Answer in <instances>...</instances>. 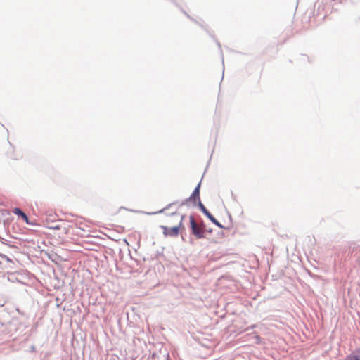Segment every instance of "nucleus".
<instances>
[{
  "instance_id": "obj_7",
  "label": "nucleus",
  "mask_w": 360,
  "mask_h": 360,
  "mask_svg": "<svg viewBox=\"0 0 360 360\" xmlns=\"http://www.w3.org/2000/svg\"><path fill=\"white\" fill-rule=\"evenodd\" d=\"M200 209L202 211V212L207 216L208 217L210 214V212L205 208V207L200 202Z\"/></svg>"
},
{
  "instance_id": "obj_1",
  "label": "nucleus",
  "mask_w": 360,
  "mask_h": 360,
  "mask_svg": "<svg viewBox=\"0 0 360 360\" xmlns=\"http://www.w3.org/2000/svg\"><path fill=\"white\" fill-rule=\"evenodd\" d=\"M183 218L184 217L176 212L170 214L164 213L160 219L162 223L160 227L163 230V233L165 236H178L179 230L184 229L182 226Z\"/></svg>"
},
{
  "instance_id": "obj_4",
  "label": "nucleus",
  "mask_w": 360,
  "mask_h": 360,
  "mask_svg": "<svg viewBox=\"0 0 360 360\" xmlns=\"http://www.w3.org/2000/svg\"><path fill=\"white\" fill-rule=\"evenodd\" d=\"M191 198H193V200H200V184H198V186L193 191Z\"/></svg>"
},
{
  "instance_id": "obj_3",
  "label": "nucleus",
  "mask_w": 360,
  "mask_h": 360,
  "mask_svg": "<svg viewBox=\"0 0 360 360\" xmlns=\"http://www.w3.org/2000/svg\"><path fill=\"white\" fill-rule=\"evenodd\" d=\"M13 212L18 216H20L26 224H30L29 219L27 216L24 213L20 208L15 207L13 210Z\"/></svg>"
},
{
  "instance_id": "obj_2",
  "label": "nucleus",
  "mask_w": 360,
  "mask_h": 360,
  "mask_svg": "<svg viewBox=\"0 0 360 360\" xmlns=\"http://www.w3.org/2000/svg\"><path fill=\"white\" fill-rule=\"evenodd\" d=\"M189 219L193 234H194L198 238H204L205 232L203 228L195 221L193 216H190Z\"/></svg>"
},
{
  "instance_id": "obj_6",
  "label": "nucleus",
  "mask_w": 360,
  "mask_h": 360,
  "mask_svg": "<svg viewBox=\"0 0 360 360\" xmlns=\"http://www.w3.org/2000/svg\"><path fill=\"white\" fill-rule=\"evenodd\" d=\"M209 218V219L215 225H217V226L221 228L222 226L221 225V224L211 214H210V215L207 217Z\"/></svg>"
},
{
  "instance_id": "obj_5",
  "label": "nucleus",
  "mask_w": 360,
  "mask_h": 360,
  "mask_svg": "<svg viewBox=\"0 0 360 360\" xmlns=\"http://www.w3.org/2000/svg\"><path fill=\"white\" fill-rule=\"evenodd\" d=\"M54 229H62L65 234H68L69 231V227L66 226L65 224L57 225L53 227Z\"/></svg>"
}]
</instances>
